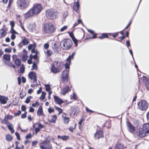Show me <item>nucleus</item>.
Instances as JSON below:
<instances>
[{
  "instance_id": "5fc2aeb1",
  "label": "nucleus",
  "mask_w": 149,
  "mask_h": 149,
  "mask_svg": "<svg viewBox=\"0 0 149 149\" xmlns=\"http://www.w3.org/2000/svg\"><path fill=\"white\" fill-rule=\"evenodd\" d=\"M68 33L69 34V36H70V37L72 39V38H73L74 37H75L73 34V33L72 32H68Z\"/></svg>"
},
{
  "instance_id": "c756f323",
  "label": "nucleus",
  "mask_w": 149,
  "mask_h": 149,
  "mask_svg": "<svg viewBox=\"0 0 149 149\" xmlns=\"http://www.w3.org/2000/svg\"><path fill=\"white\" fill-rule=\"evenodd\" d=\"M52 49L55 52L58 53L59 52L58 48L56 46V43H54L53 46L52 47Z\"/></svg>"
},
{
  "instance_id": "a18cd8bd",
  "label": "nucleus",
  "mask_w": 149,
  "mask_h": 149,
  "mask_svg": "<svg viewBox=\"0 0 149 149\" xmlns=\"http://www.w3.org/2000/svg\"><path fill=\"white\" fill-rule=\"evenodd\" d=\"M15 134L17 137V139L18 140H19L20 139V136L19 133L17 132H16L15 133Z\"/></svg>"
},
{
  "instance_id": "aec40b11",
  "label": "nucleus",
  "mask_w": 149,
  "mask_h": 149,
  "mask_svg": "<svg viewBox=\"0 0 149 149\" xmlns=\"http://www.w3.org/2000/svg\"><path fill=\"white\" fill-rule=\"evenodd\" d=\"M126 147L124 148V145L121 143H118L116 145L114 149H124V148H126Z\"/></svg>"
},
{
  "instance_id": "dca6fc26",
  "label": "nucleus",
  "mask_w": 149,
  "mask_h": 149,
  "mask_svg": "<svg viewBox=\"0 0 149 149\" xmlns=\"http://www.w3.org/2000/svg\"><path fill=\"white\" fill-rule=\"evenodd\" d=\"M8 100V98L7 97L0 95V102L1 104H6Z\"/></svg>"
},
{
  "instance_id": "1a4fd4ad",
  "label": "nucleus",
  "mask_w": 149,
  "mask_h": 149,
  "mask_svg": "<svg viewBox=\"0 0 149 149\" xmlns=\"http://www.w3.org/2000/svg\"><path fill=\"white\" fill-rule=\"evenodd\" d=\"M49 141L47 140L44 141L41 143L43 144V145H41L40 146L41 149H52V145L49 143Z\"/></svg>"
},
{
  "instance_id": "72a5a7b5",
  "label": "nucleus",
  "mask_w": 149,
  "mask_h": 149,
  "mask_svg": "<svg viewBox=\"0 0 149 149\" xmlns=\"http://www.w3.org/2000/svg\"><path fill=\"white\" fill-rule=\"evenodd\" d=\"M45 90L47 91L50 92L51 88L49 84H45Z\"/></svg>"
},
{
  "instance_id": "052dcab7",
  "label": "nucleus",
  "mask_w": 149,
  "mask_h": 149,
  "mask_svg": "<svg viewBox=\"0 0 149 149\" xmlns=\"http://www.w3.org/2000/svg\"><path fill=\"white\" fill-rule=\"evenodd\" d=\"M71 96L74 100H77V97L75 93H73V94L71 95Z\"/></svg>"
},
{
  "instance_id": "b1692460",
  "label": "nucleus",
  "mask_w": 149,
  "mask_h": 149,
  "mask_svg": "<svg viewBox=\"0 0 149 149\" xmlns=\"http://www.w3.org/2000/svg\"><path fill=\"white\" fill-rule=\"evenodd\" d=\"M75 52H73L71 55H70L66 59V61H71V60L73 59H74V56L75 54Z\"/></svg>"
},
{
  "instance_id": "bf43d9fd",
  "label": "nucleus",
  "mask_w": 149,
  "mask_h": 149,
  "mask_svg": "<svg viewBox=\"0 0 149 149\" xmlns=\"http://www.w3.org/2000/svg\"><path fill=\"white\" fill-rule=\"evenodd\" d=\"M26 106L24 105H23L21 106V110L22 111H26Z\"/></svg>"
},
{
  "instance_id": "39448f33",
  "label": "nucleus",
  "mask_w": 149,
  "mask_h": 149,
  "mask_svg": "<svg viewBox=\"0 0 149 149\" xmlns=\"http://www.w3.org/2000/svg\"><path fill=\"white\" fill-rule=\"evenodd\" d=\"M138 107L142 111H145L148 108V104L145 100H142L137 103Z\"/></svg>"
},
{
  "instance_id": "412c9836",
  "label": "nucleus",
  "mask_w": 149,
  "mask_h": 149,
  "mask_svg": "<svg viewBox=\"0 0 149 149\" xmlns=\"http://www.w3.org/2000/svg\"><path fill=\"white\" fill-rule=\"evenodd\" d=\"M63 118L64 119V123L65 124H68L70 120L68 117H66V114L65 113H64L62 115Z\"/></svg>"
},
{
  "instance_id": "338daca9",
  "label": "nucleus",
  "mask_w": 149,
  "mask_h": 149,
  "mask_svg": "<svg viewBox=\"0 0 149 149\" xmlns=\"http://www.w3.org/2000/svg\"><path fill=\"white\" fill-rule=\"evenodd\" d=\"M21 111L19 110L18 111L17 113H15L14 114V115L15 116H19L21 114Z\"/></svg>"
},
{
  "instance_id": "c85d7f7f",
  "label": "nucleus",
  "mask_w": 149,
  "mask_h": 149,
  "mask_svg": "<svg viewBox=\"0 0 149 149\" xmlns=\"http://www.w3.org/2000/svg\"><path fill=\"white\" fill-rule=\"evenodd\" d=\"M57 138H61L63 141H66L69 138V136H60L59 135H58Z\"/></svg>"
},
{
  "instance_id": "774afa93",
  "label": "nucleus",
  "mask_w": 149,
  "mask_h": 149,
  "mask_svg": "<svg viewBox=\"0 0 149 149\" xmlns=\"http://www.w3.org/2000/svg\"><path fill=\"white\" fill-rule=\"evenodd\" d=\"M21 79L22 83H24L26 81V78L24 76H22L21 77Z\"/></svg>"
},
{
  "instance_id": "7c9ffc66",
  "label": "nucleus",
  "mask_w": 149,
  "mask_h": 149,
  "mask_svg": "<svg viewBox=\"0 0 149 149\" xmlns=\"http://www.w3.org/2000/svg\"><path fill=\"white\" fill-rule=\"evenodd\" d=\"M57 116L56 115H53L52 116V118L49 121L50 123H55L57 119Z\"/></svg>"
},
{
  "instance_id": "bb28decb",
  "label": "nucleus",
  "mask_w": 149,
  "mask_h": 149,
  "mask_svg": "<svg viewBox=\"0 0 149 149\" xmlns=\"http://www.w3.org/2000/svg\"><path fill=\"white\" fill-rule=\"evenodd\" d=\"M55 67H56L60 71H61L63 67L62 65V64L61 63H58V62H57L56 63V66Z\"/></svg>"
},
{
  "instance_id": "ea45409f",
  "label": "nucleus",
  "mask_w": 149,
  "mask_h": 149,
  "mask_svg": "<svg viewBox=\"0 0 149 149\" xmlns=\"http://www.w3.org/2000/svg\"><path fill=\"white\" fill-rule=\"evenodd\" d=\"M55 108L56 110H57L58 111L59 114H60L62 113V110L61 108H60L57 107H55Z\"/></svg>"
},
{
  "instance_id": "0e129e2a",
  "label": "nucleus",
  "mask_w": 149,
  "mask_h": 149,
  "mask_svg": "<svg viewBox=\"0 0 149 149\" xmlns=\"http://www.w3.org/2000/svg\"><path fill=\"white\" fill-rule=\"evenodd\" d=\"M10 24L11 26V28H12V29H13L15 26V22L13 21H11L10 22Z\"/></svg>"
},
{
  "instance_id": "603ef678",
  "label": "nucleus",
  "mask_w": 149,
  "mask_h": 149,
  "mask_svg": "<svg viewBox=\"0 0 149 149\" xmlns=\"http://www.w3.org/2000/svg\"><path fill=\"white\" fill-rule=\"evenodd\" d=\"M86 111L87 112L90 113H92L94 112V111L92 110L89 109L87 107H86Z\"/></svg>"
},
{
  "instance_id": "c9c22d12",
  "label": "nucleus",
  "mask_w": 149,
  "mask_h": 149,
  "mask_svg": "<svg viewBox=\"0 0 149 149\" xmlns=\"http://www.w3.org/2000/svg\"><path fill=\"white\" fill-rule=\"evenodd\" d=\"M20 72L21 73H23L25 71V67L24 65L22 64L20 68Z\"/></svg>"
},
{
  "instance_id": "e433bc0d",
  "label": "nucleus",
  "mask_w": 149,
  "mask_h": 149,
  "mask_svg": "<svg viewBox=\"0 0 149 149\" xmlns=\"http://www.w3.org/2000/svg\"><path fill=\"white\" fill-rule=\"evenodd\" d=\"M27 57L28 56L26 54V53L24 54L22 57V61L23 62H25L26 60Z\"/></svg>"
},
{
  "instance_id": "2f4dec72",
  "label": "nucleus",
  "mask_w": 149,
  "mask_h": 149,
  "mask_svg": "<svg viewBox=\"0 0 149 149\" xmlns=\"http://www.w3.org/2000/svg\"><path fill=\"white\" fill-rule=\"evenodd\" d=\"M3 58L6 61H8L10 60V54H5L3 56Z\"/></svg>"
},
{
  "instance_id": "5701e85b",
  "label": "nucleus",
  "mask_w": 149,
  "mask_h": 149,
  "mask_svg": "<svg viewBox=\"0 0 149 149\" xmlns=\"http://www.w3.org/2000/svg\"><path fill=\"white\" fill-rule=\"evenodd\" d=\"M71 61H66V62L64 64V66L65 69L68 70V72H69L70 67V65L71 64Z\"/></svg>"
},
{
  "instance_id": "49530a36",
  "label": "nucleus",
  "mask_w": 149,
  "mask_h": 149,
  "mask_svg": "<svg viewBox=\"0 0 149 149\" xmlns=\"http://www.w3.org/2000/svg\"><path fill=\"white\" fill-rule=\"evenodd\" d=\"M119 35V32L116 33H112V36L113 37L115 38L117 37Z\"/></svg>"
},
{
  "instance_id": "09e8293b",
  "label": "nucleus",
  "mask_w": 149,
  "mask_h": 149,
  "mask_svg": "<svg viewBox=\"0 0 149 149\" xmlns=\"http://www.w3.org/2000/svg\"><path fill=\"white\" fill-rule=\"evenodd\" d=\"M4 51L6 53H10L11 52V49L10 48H6L5 49Z\"/></svg>"
},
{
  "instance_id": "9b49d317",
  "label": "nucleus",
  "mask_w": 149,
  "mask_h": 149,
  "mask_svg": "<svg viewBox=\"0 0 149 149\" xmlns=\"http://www.w3.org/2000/svg\"><path fill=\"white\" fill-rule=\"evenodd\" d=\"M34 15H35V14L31 8L24 14V17L25 19H27L29 17L33 16Z\"/></svg>"
},
{
  "instance_id": "58836bf2",
  "label": "nucleus",
  "mask_w": 149,
  "mask_h": 149,
  "mask_svg": "<svg viewBox=\"0 0 149 149\" xmlns=\"http://www.w3.org/2000/svg\"><path fill=\"white\" fill-rule=\"evenodd\" d=\"M145 84L147 89L149 90V79H147L146 80Z\"/></svg>"
},
{
  "instance_id": "c03bdc74",
  "label": "nucleus",
  "mask_w": 149,
  "mask_h": 149,
  "mask_svg": "<svg viewBox=\"0 0 149 149\" xmlns=\"http://www.w3.org/2000/svg\"><path fill=\"white\" fill-rule=\"evenodd\" d=\"M5 63L7 64L9 66H12L14 69H15L16 68V66L14 64H13L12 63L10 62L9 63H6V62H5Z\"/></svg>"
},
{
  "instance_id": "680f3d73",
  "label": "nucleus",
  "mask_w": 149,
  "mask_h": 149,
  "mask_svg": "<svg viewBox=\"0 0 149 149\" xmlns=\"http://www.w3.org/2000/svg\"><path fill=\"white\" fill-rule=\"evenodd\" d=\"M67 26H64L63 27H62L60 29V31L61 32H63L65 30L67 29Z\"/></svg>"
},
{
  "instance_id": "4be33fe9",
  "label": "nucleus",
  "mask_w": 149,
  "mask_h": 149,
  "mask_svg": "<svg viewBox=\"0 0 149 149\" xmlns=\"http://www.w3.org/2000/svg\"><path fill=\"white\" fill-rule=\"evenodd\" d=\"M36 76V73L33 71L30 72L28 74V76L29 78L31 80L33 79L35 76Z\"/></svg>"
},
{
  "instance_id": "0eeeda50",
  "label": "nucleus",
  "mask_w": 149,
  "mask_h": 149,
  "mask_svg": "<svg viewBox=\"0 0 149 149\" xmlns=\"http://www.w3.org/2000/svg\"><path fill=\"white\" fill-rule=\"evenodd\" d=\"M69 77L67 70H63L62 72L61 78L63 83L65 84L68 82Z\"/></svg>"
},
{
  "instance_id": "4d7b16f0",
  "label": "nucleus",
  "mask_w": 149,
  "mask_h": 149,
  "mask_svg": "<svg viewBox=\"0 0 149 149\" xmlns=\"http://www.w3.org/2000/svg\"><path fill=\"white\" fill-rule=\"evenodd\" d=\"M49 46V44L48 43H47L44 45V47L45 49H47L48 48Z\"/></svg>"
},
{
  "instance_id": "9d476101",
  "label": "nucleus",
  "mask_w": 149,
  "mask_h": 149,
  "mask_svg": "<svg viewBox=\"0 0 149 149\" xmlns=\"http://www.w3.org/2000/svg\"><path fill=\"white\" fill-rule=\"evenodd\" d=\"M128 130L131 133H133L135 131V127L133 126L130 122L126 121Z\"/></svg>"
},
{
  "instance_id": "f257e3e1",
  "label": "nucleus",
  "mask_w": 149,
  "mask_h": 149,
  "mask_svg": "<svg viewBox=\"0 0 149 149\" xmlns=\"http://www.w3.org/2000/svg\"><path fill=\"white\" fill-rule=\"evenodd\" d=\"M63 42V47L62 49L64 50H68L72 47V42L71 40L68 38L64 39L63 40H62L60 43Z\"/></svg>"
},
{
  "instance_id": "a211bd4d",
  "label": "nucleus",
  "mask_w": 149,
  "mask_h": 149,
  "mask_svg": "<svg viewBox=\"0 0 149 149\" xmlns=\"http://www.w3.org/2000/svg\"><path fill=\"white\" fill-rule=\"evenodd\" d=\"M70 91V88L69 86H67L63 88L61 94L63 95H65L67 92Z\"/></svg>"
},
{
  "instance_id": "393cba45",
  "label": "nucleus",
  "mask_w": 149,
  "mask_h": 149,
  "mask_svg": "<svg viewBox=\"0 0 149 149\" xmlns=\"http://www.w3.org/2000/svg\"><path fill=\"white\" fill-rule=\"evenodd\" d=\"M43 113L42 107V106H40L37 112V114L38 116H40Z\"/></svg>"
},
{
  "instance_id": "e2e57ef3",
  "label": "nucleus",
  "mask_w": 149,
  "mask_h": 149,
  "mask_svg": "<svg viewBox=\"0 0 149 149\" xmlns=\"http://www.w3.org/2000/svg\"><path fill=\"white\" fill-rule=\"evenodd\" d=\"M40 129L43 128L44 127V126L43 124H41V123H39L38 124V127Z\"/></svg>"
},
{
  "instance_id": "473e14b6",
  "label": "nucleus",
  "mask_w": 149,
  "mask_h": 149,
  "mask_svg": "<svg viewBox=\"0 0 149 149\" xmlns=\"http://www.w3.org/2000/svg\"><path fill=\"white\" fill-rule=\"evenodd\" d=\"M6 140L8 141H11L13 140V137L9 134H7L6 135Z\"/></svg>"
},
{
  "instance_id": "4c0bfd02",
  "label": "nucleus",
  "mask_w": 149,
  "mask_h": 149,
  "mask_svg": "<svg viewBox=\"0 0 149 149\" xmlns=\"http://www.w3.org/2000/svg\"><path fill=\"white\" fill-rule=\"evenodd\" d=\"M32 98V97L31 96H29L27 97L26 100L24 101V102L27 104L29 103L31 101V99Z\"/></svg>"
},
{
  "instance_id": "13d9d810",
  "label": "nucleus",
  "mask_w": 149,
  "mask_h": 149,
  "mask_svg": "<svg viewBox=\"0 0 149 149\" xmlns=\"http://www.w3.org/2000/svg\"><path fill=\"white\" fill-rule=\"evenodd\" d=\"M19 95L20 98L21 99H22L24 97V96H26V94L25 93H24V94H22L21 93H19Z\"/></svg>"
},
{
  "instance_id": "20e7f679",
  "label": "nucleus",
  "mask_w": 149,
  "mask_h": 149,
  "mask_svg": "<svg viewBox=\"0 0 149 149\" xmlns=\"http://www.w3.org/2000/svg\"><path fill=\"white\" fill-rule=\"evenodd\" d=\"M57 11L53 9L47 10L46 12V16L49 19H54L56 18Z\"/></svg>"
},
{
  "instance_id": "a19ab883",
  "label": "nucleus",
  "mask_w": 149,
  "mask_h": 149,
  "mask_svg": "<svg viewBox=\"0 0 149 149\" xmlns=\"http://www.w3.org/2000/svg\"><path fill=\"white\" fill-rule=\"evenodd\" d=\"M134 125L136 126V127H137L139 125V121L138 120H135L133 122Z\"/></svg>"
},
{
  "instance_id": "423d86ee",
  "label": "nucleus",
  "mask_w": 149,
  "mask_h": 149,
  "mask_svg": "<svg viewBox=\"0 0 149 149\" xmlns=\"http://www.w3.org/2000/svg\"><path fill=\"white\" fill-rule=\"evenodd\" d=\"M31 9L35 15H36L38 14L42 11L43 7L40 3H35L33 5Z\"/></svg>"
},
{
  "instance_id": "37998d69",
  "label": "nucleus",
  "mask_w": 149,
  "mask_h": 149,
  "mask_svg": "<svg viewBox=\"0 0 149 149\" xmlns=\"http://www.w3.org/2000/svg\"><path fill=\"white\" fill-rule=\"evenodd\" d=\"M34 69H36L37 70V67L36 64L35 62H34L32 66L31 70H33Z\"/></svg>"
},
{
  "instance_id": "f3484780",
  "label": "nucleus",
  "mask_w": 149,
  "mask_h": 149,
  "mask_svg": "<svg viewBox=\"0 0 149 149\" xmlns=\"http://www.w3.org/2000/svg\"><path fill=\"white\" fill-rule=\"evenodd\" d=\"M50 69L51 72L54 74H56L61 72L54 65H52Z\"/></svg>"
},
{
  "instance_id": "ddd939ff",
  "label": "nucleus",
  "mask_w": 149,
  "mask_h": 149,
  "mask_svg": "<svg viewBox=\"0 0 149 149\" xmlns=\"http://www.w3.org/2000/svg\"><path fill=\"white\" fill-rule=\"evenodd\" d=\"M80 7L79 0H77V2L74 3L73 6V8L75 10V12L77 13L79 12V9Z\"/></svg>"
},
{
  "instance_id": "de8ad7c7",
  "label": "nucleus",
  "mask_w": 149,
  "mask_h": 149,
  "mask_svg": "<svg viewBox=\"0 0 149 149\" xmlns=\"http://www.w3.org/2000/svg\"><path fill=\"white\" fill-rule=\"evenodd\" d=\"M103 38H109V36L108 35V34L107 33H103L102 34Z\"/></svg>"
},
{
  "instance_id": "f8f14e48",
  "label": "nucleus",
  "mask_w": 149,
  "mask_h": 149,
  "mask_svg": "<svg viewBox=\"0 0 149 149\" xmlns=\"http://www.w3.org/2000/svg\"><path fill=\"white\" fill-rule=\"evenodd\" d=\"M13 118V116L12 115H8L5 116L4 119L1 120V123L3 124H5L8 123L7 121L8 120H11Z\"/></svg>"
},
{
  "instance_id": "2eb2a0df",
  "label": "nucleus",
  "mask_w": 149,
  "mask_h": 149,
  "mask_svg": "<svg viewBox=\"0 0 149 149\" xmlns=\"http://www.w3.org/2000/svg\"><path fill=\"white\" fill-rule=\"evenodd\" d=\"M54 101L59 105H61L62 104L64 103L63 100L57 96L54 95Z\"/></svg>"
},
{
  "instance_id": "cd10ccee",
  "label": "nucleus",
  "mask_w": 149,
  "mask_h": 149,
  "mask_svg": "<svg viewBox=\"0 0 149 149\" xmlns=\"http://www.w3.org/2000/svg\"><path fill=\"white\" fill-rule=\"evenodd\" d=\"M21 43H22L23 45H26L29 43V41L27 38H25L22 40Z\"/></svg>"
},
{
  "instance_id": "4468645a",
  "label": "nucleus",
  "mask_w": 149,
  "mask_h": 149,
  "mask_svg": "<svg viewBox=\"0 0 149 149\" xmlns=\"http://www.w3.org/2000/svg\"><path fill=\"white\" fill-rule=\"evenodd\" d=\"M103 136V133L102 131L99 130L97 131L95 134L94 138L97 139Z\"/></svg>"
},
{
  "instance_id": "8fccbe9b",
  "label": "nucleus",
  "mask_w": 149,
  "mask_h": 149,
  "mask_svg": "<svg viewBox=\"0 0 149 149\" xmlns=\"http://www.w3.org/2000/svg\"><path fill=\"white\" fill-rule=\"evenodd\" d=\"M10 32L11 33V34H18L13 29V28L12 29L11 28Z\"/></svg>"
},
{
  "instance_id": "3c124183",
  "label": "nucleus",
  "mask_w": 149,
  "mask_h": 149,
  "mask_svg": "<svg viewBox=\"0 0 149 149\" xmlns=\"http://www.w3.org/2000/svg\"><path fill=\"white\" fill-rule=\"evenodd\" d=\"M27 112L26 111H25L24 113L22 114L21 116L22 118H24L26 117V114Z\"/></svg>"
},
{
  "instance_id": "69168bd1",
  "label": "nucleus",
  "mask_w": 149,
  "mask_h": 149,
  "mask_svg": "<svg viewBox=\"0 0 149 149\" xmlns=\"http://www.w3.org/2000/svg\"><path fill=\"white\" fill-rule=\"evenodd\" d=\"M126 45L128 49H129V47L130 46V44L129 40H127L126 42Z\"/></svg>"
},
{
  "instance_id": "7ed1b4c3",
  "label": "nucleus",
  "mask_w": 149,
  "mask_h": 149,
  "mask_svg": "<svg viewBox=\"0 0 149 149\" xmlns=\"http://www.w3.org/2000/svg\"><path fill=\"white\" fill-rule=\"evenodd\" d=\"M29 4V0H19L17 2L18 8L21 10L26 8Z\"/></svg>"
},
{
  "instance_id": "6e6d98bb",
  "label": "nucleus",
  "mask_w": 149,
  "mask_h": 149,
  "mask_svg": "<svg viewBox=\"0 0 149 149\" xmlns=\"http://www.w3.org/2000/svg\"><path fill=\"white\" fill-rule=\"evenodd\" d=\"M32 136L31 134V133H29L26 136L25 138L27 139H29L31 138Z\"/></svg>"
},
{
  "instance_id": "6ab92c4d",
  "label": "nucleus",
  "mask_w": 149,
  "mask_h": 149,
  "mask_svg": "<svg viewBox=\"0 0 149 149\" xmlns=\"http://www.w3.org/2000/svg\"><path fill=\"white\" fill-rule=\"evenodd\" d=\"M7 126L9 130L12 133L14 132V130L12 127L13 125L11 123H10L9 122H8L7 123Z\"/></svg>"
},
{
  "instance_id": "a878e982",
  "label": "nucleus",
  "mask_w": 149,
  "mask_h": 149,
  "mask_svg": "<svg viewBox=\"0 0 149 149\" xmlns=\"http://www.w3.org/2000/svg\"><path fill=\"white\" fill-rule=\"evenodd\" d=\"M15 65L18 67L21 65V60L18 58H17L15 60Z\"/></svg>"
},
{
  "instance_id": "79ce46f5",
  "label": "nucleus",
  "mask_w": 149,
  "mask_h": 149,
  "mask_svg": "<svg viewBox=\"0 0 149 149\" xmlns=\"http://www.w3.org/2000/svg\"><path fill=\"white\" fill-rule=\"evenodd\" d=\"M47 55L48 56H51L52 54V52L50 50L48 49L46 52Z\"/></svg>"
},
{
  "instance_id": "f03ea898",
  "label": "nucleus",
  "mask_w": 149,
  "mask_h": 149,
  "mask_svg": "<svg viewBox=\"0 0 149 149\" xmlns=\"http://www.w3.org/2000/svg\"><path fill=\"white\" fill-rule=\"evenodd\" d=\"M55 30L54 27L51 23H46L44 26V31L46 33H52L54 32Z\"/></svg>"
},
{
  "instance_id": "6e6552de",
  "label": "nucleus",
  "mask_w": 149,
  "mask_h": 149,
  "mask_svg": "<svg viewBox=\"0 0 149 149\" xmlns=\"http://www.w3.org/2000/svg\"><path fill=\"white\" fill-rule=\"evenodd\" d=\"M138 136L140 138L145 137L147 134L149 133V130L144 131L142 128H139L136 132Z\"/></svg>"
},
{
  "instance_id": "864d4df0",
  "label": "nucleus",
  "mask_w": 149,
  "mask_h": 149,
  "mask_svg": "<svg viewBox=\"0 0 149 149\" xmlns=\"http://www.w3.org/2000/svg\"><path fill=\"white\" fill-rule=\"evenodd\" d=\"M54 111V109L53 108H51L50 107L48 109V111L49 113H53Z\"/></svg>"
},
{
  "instance_id": "f704fd0d",
  "label": "nucleus",
  "mask_w": 149,
  "mask_h": 149,
  "mask_svg": "<svg viewBox=\"0 0 149 149\" xmlns=\"http://www.w3.org/2000/svg\"><path fill=\"white\" fill-rule=\"evenodd\" d=\"M46 95V93L45 91L42 92V95L41 97H40V99L41 100H44L45 98V96Z\"/></svg>"
}]
</instances>
